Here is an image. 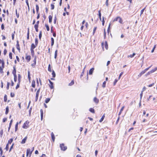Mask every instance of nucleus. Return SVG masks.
I'll list each match as a JSON object with an SVG mask.
<instances>
[{
  "label": "nucleus",
  "mask_w": 157,
  "mask_h": 157,
  "mask_svg": "<svg viewBox=\"0 0 157 157\" xmlns=\"http://www.w3.org/2000/svg\"><path fill=\"white\" fill-rule=\"evenodd\" d=\"M118 20H119V22L121 24H122L123 21L122 20V18L120 17H118L116 18H115L113 20V21L114 22L115 21H118Z\"/></svg>",
  "instance_id": "1"
},
{
  "label": "nucleus",
  "mask_w": 157,
  "mask_h": 157,
  "mask_svg": "<svg viewBox=\"0 0 157 157\" xmlns=\"http://www.w3.org/2000/svg\"><path fill=\"white\" fill-rule=\"evenodd\" d=\"M152 65L148 67V68H147L146 69H145L144 70L142 71V72H141L140 73V74L138 75V76L139 77H140L141 76L144 74V73H145V72L147 71L151 67Z\"/></svg>",
  "instance_id": "2"
},
{
  "label": "nucleus",
  "mask_w": 157,
  "mask_h": 157,
  "mask_svg": "<svg viewBox=\"0 0 157 157\" xmlns=\"http://www.w3.org/2000/svg\"><path fill=\"white\" fill-rule=\"evenodd\" d=\"M60 147L61 150L63 151H65L67 148V146H65L64 144H60Z\"/></svg>",
  "instance_id": "3"
},
{
  "label": "nucleus",
  "mask_w": 157,
  "mask_h": 157,
  "mask_svg": "<svg viewBox=\"0 0 157 157\" xmlns=\"http://www.w3.org/2000/svg\"><path fill=\"white\" fill-rule=\"evenodd\" d=\"M32 152V151H31L30 149L28 148L27 149L26 151V156L27 157L29 155V157H30L31 156V154Z\"/></svg>",
  "instance_id": "4"
},
{
  "label": "nucleus",
  "mask_w": 157,
  "mask_h": 157,
  "mask_svg": "<svg viewBox=\"0 0 157 157\" xmlns=\"http://www.w3.org/2000/svg\"><path fill=\"white\" fill-rule=\"evenodd\" d=\"M29 122L28 121H26L23 124L22 127L25 129L28 128V124Z\"/></svg>",
  "instance_id": "5"
},
{
  "label": "nucleus",
  "mask_w": 157,
  "mask_h": 157,
  "mask_svg": "<svg viewBox=\"0 0 157 157\" xmlns=\"http://www.w3.org/2000/svg\"><path fill=\"white\" fill-rule=\"evenodd\" d=\"M49 82V83L50 84V85H49V86L50 87V88L51 89H53L54 88V86H53V83L51 81H50V79H48Z\"/></svg>",
  "instance_id": "6"
},
{
  "label": "nucleus",
  "mask_w": 157,
  "mask_h": 157,
  "mask_svg": "<svg viewBox=\"0 0 157 157\" xmlns=\"http://www.w3.org/2000/svg\"><path fill=\"white\" fill-rule=\"evenodd\" d=\"M13 69L12 71V73L13 74V75H16V69L15 66H13Z\"/></svg>",
  "instance_id": "7"
},
{
  "label": "nucleus",
  "mask_w": 157,
  "mask_h": 157,
  "mask_svg": "<svg viewBox=\"0 0 157 157\" xmlns=\"http://www.w3.org/2000/svg\"><path fill=\"white\" fill-rule=\"evenodd\" d=\"M27 139V136H26L24 139H23L21 141V143L22 144H24L25 143Z\"/></svg>",
  "instance_id": "8"
},
{
  "label": "nucleus",
  "mask_w": 157,
  "mask_h": 157,
  "mask_svg": "<svg viewBox=\"0 0 157 157\" xmlns=\"http://www.w3.org/2000/svg\"><path fill=\"white\" fill-rule=\"evenodd\" d=\"M37 46H36V45H34L33 43L32 44L30 50H33Z\"/></svg>",
  "instance_id": "9"
},
{
  "label": "nucleus",
  "mask_w": 157,
  "mask_h": 157,
  "mask_svg": "<svg viewBox=\"0 0 157 157\" xmlns=\"http://www.w3.org/2000/svg\"><path fill=\"white\" fill-rule=\"evenodd\" d=\"M94 68H92L91 69H90L89 71V75H92L93 73V72L94 70Z\"/></svg>",
  "instance_id": "10"
},
{
  "label": "nucleus",
  "mask_w": 157,
  "mask_h": 157,
  "mask_svg": "<svg viewBox=\"0 0 157 157\" xmlns=\"http://www.w3.org/2000/svg\"><path fill=\"white\" fill-rule=\"evenodd\" d=\"M31 56H27L25 58L26 60H27V62H29L31 59Z\"/></svg>",
  "instance_id": "11"
},
{
  "label": "nucleus",
  "mask_w": 157,
  "mask_h": 157,
  "mask_svg": "<svg viewBox=\"0 0 157 157\" xmlns=\"http://www.w3.org/2000/svg\"><path fill=\"white\" fill-rule=\"evenodd\" d=\"M0 63H2V68L4 67V64L5 63L3 60H2L1 59H0Z\"/></svg>",
  "instance_id": "12"
},
{
  "label": "nucleus",
  "mask_w": 157,
  "mask_h": 157,
  "mask_svg": "<svg viewBox=\"0 0 157 157\" xmlns=\"http://www.w3.org/2000/svg\"><path fill=\"white\" fill-rule=\"evenodd\" d=\"M51 137H52V140H53V142H54L55 141V137L54 135L53 132H52L51 133Z\"/></svg>",
  "instance_id": "13"
},
{
  "label": "nucleus",
  "mask_w": 157,
  "mask_h": 157,
  "mask_svg": "<svg viewBox=\"0 0 157 157\" xmlns=\"http://www.w3.org/2000/svg\"><path fill=\"white\" fill-rule=\"evenodd\" d=\"M94 101L96 104L99 102V100L96 97H94Z\"/></svg>",
  "instance_id": "14"
},
{
  "label": "nucleus",
  "mask_w": 157,
  "mask_h": 157,
  "mask_svg": "<svg viewBox=\"0 0 157 157\" xmlns=\"http://www.w3.org/2000/svg\"><path fill=\"white\" fill-rule=\"evenodd\" d=\"M16 46H17V49L18 51H19L20 52V47H19V44L18 41V40L17 41Z\"/></svg>",
  "instance_id": "15"
},
{
  "label": "nucleus",
  "mask_w": 157,
  "mask_h": 157,
  "mask_svg": "<svg viewBox=\"0 0 157 157\" xmlns=\"http://www.w3.org/2000/svg\"><path fill=\"white\" fill-rule=\"evenodd\" d=\"M40 115H41V120H42L43 118V110L42 109H41L40 110Z\"/></svg>",
  "instance_id": "16"
},
{
  "label": "nucleus",
  "mask_w": 157,
  "mask_h": 157,
  "mask_svg": "<svg viewBox=\"0 0 157 157\" xmlns=\"http://www.w3.org/2000/svg\"><path fill=\"white\" fill-rule=\"evenodd\" d=\"M52 17L51 15H49V17H48V18H49V22L50 23H51L52 22Z\"/></svg>",
  "instance_id": "17"
},
{
  "label": "nucleus",
  "mask_w": 157,
  "mask_h": 157,
  "mask_svg": "<svg viewBox=\"0 0 157 157\" xmlns=\"http://www.w3.org/2000/svg\"><path fill=\"white\" fill-rule=\"evenodd\" d=\"M21 75L20 74H19L18 75V83H20V82H21Z\"/></svg>",
  "instance_id": "18"
},
{
  "label": "nucleus",
  "mask_w": 157,
  "mask_h": 157,
  "mask_svg": "<svg viewBox=\"0 0 157 157\" xmlns=\"http://www.w3.org/2000/svg\"><path fill=\"white\" fill-rule=\"evenodd\" d=\"M51 46H52L54 44V39H53V38L52 37L51 38Z\"/></svg>",
  "instance_id": "19"
},
{
  "label": "nucleus",
  "mask_w": 157,
  "mask_h": 157,
  "mask_svg": "<svg viewBox=\"0 0 157 157\" xmlns=\"http://www.w3.org/2000/svg\"><path fill=\"white\" fill-rule=\"evenodd\" d=\"M124 106H123V107L121 108V110H120V111L119 112V114H118V115H119V116H120V115L121 114V113H122V111H123V109H124Z\"/></svg>",
  "instance_id": "20"
},
{
  "label": "nucleus",
  "mask_w": 157,
  "mask_h": 157,
  "mask_svg": "<svg viewBox=\"0 0 157 157\" xmlns=\"http://www.w3.org/2000/svg\"><path fill=\"white\" fill-rule=\"evenodd\" d=\"M40 88H39L38 89V90H37L36 93V96H37V97L39 96V93H40Z\"/></svg>",
  "instance_id": "21"
},
{
  "label": "nucleus",
  "mask_w": 157,
  "mask_h": 157,
  "mask_svg": "<svg viewBox=\"0 0 157 157\" xmlns=\"http://www.w3.org/2000/svg\"><path fill=\"white\" fill-rule=\"evenodd\" d=\"M18 124V122H17L15 125V132H16L17 130Z\"/></svg>",
  "instance_id": "22"
},
{
  "label": "nucleus",
  "mask_w": 157,
  "mask_h": 157,
  "mask_svg": "<svg viewBox=\"0 0 157 157\" xmlns=\"http://www.w3.org/2000/svg\"><path fill=\"white\" fill-rule=\"evenodd\" d=\"M89 111H90V112H91L92 113H95L94 110V109L93 108H90L89 109Z\"/></svg>",
  "instance_id": "23"
},
{
  "label": "nucleus",
  "mask_w": 157,
  "mask_h": 157,
  "mask_svg": "<svg viewBox=\"0 0 157 157\" xmlns=\"http://www.w3.org/2000/svg\"><path fill=\"white\" fill-rule=\"evenodd\" d=\"M157 70V67H155V68L152 69V70H151L150 71V72L152 73L154 72L155 71Z\"/></svg>",
  "instance_id": "24"
},
{
  "label": "nucleus",
  "mask_w": 157,
  "mask_h": 157,
  "mask_svg": "<svg viewBox=\"0 0 157 157\" xmlns=\"http://www.w3.org/2000/svg\"><path fill=\"white\" fill-rule=\"evenodd\" d=\"M48 70L50 72H52V69H51V65H50V64L48 65Z\"/></svg>",
  "instance_id": "25"
},
{
  "label": "nucleus",
  "mask_w": 157,
  "mask_h": 157,
  "mask_svg": "<svg viewBox=\"0 0 157 157\" xmlns=\"http://www.w3.org/2000/svg\"><path fill=\"white\" fill-rule=\"evenodd\" d=\"M36 13H39V7L37 5H36Z\"/></svg>",
  "instance_id": "26"
},
{
  "label": "nucleus",
  "mask_w": 157,
  "mask_h": 157,
  "mask_svg": "<svg viewBox=\"0 0 157 157\" xmlns=\"http://www.w3.org/2000/svg\"><path fill=\"white\" fill-rule=\"evenodd\" d=\"M35 81L34 80L32 81V87L34 88L35 87Z\"/></svg>",
  "instance_id": "27"
},
{
  "label": "nucleus",
  "mask_w": 157,
  "mask_h": 157,
  "mask_svg": "<svg viewBox=\"0 0 157 157\" xmlns=\"http://www.w3.org/2000/svg\"><path fill=\"white\" fill-rule=\"evenodd\" d=\"M50 100V98H47L45 100V102L46 103H48Z\"/></svg>",
  "instance_id": "28"
},
{
  "label": "nucleus",
  "mask_w": 157,
  "mask_h": 157,
  "mask_svg": "<svg viewBox=\"0 0 157 157\" xmlns=\"http://www.w3.org/2000/svg\"><path fill=\"white\" fill-rule=\"evenodd\" d=\"M13 139L12 138H11L8 141V143L7 144H11V143L12 142V141H13Z\"/></svg>",
  "instance_id": "29"
},
{
  "label": "nucleus",
  "mask_w": 157,
  "mask_h": 157,
  "mask_svg": "<svg viewBox=\"0 0 157 157\" xmlns=\"http://www.w3.org/2000/svg\"><path fill=\"white\" fill-rule=\"evenodd\" d=\"M6 112H5V114H7L9 112V107L8 106H7L6 109Z\"/></svg>",
  "instance_id": "30"
},
{
  "label": "nucleus",
  "mask_w": 157,
  "mask_h": 157,
  "mask_svg": "<svg viewBox=\"0 0 157 157\" xmlns=\"http://www.w3.org/2000/svg\"><path fill=\"white\" fill-rule=\"evenodd\" d=\"M52 77L53 78L55 77H56V74H55V71L53 70H52Z\"/></svg>",
  "instance_id": "31"
},
{
  "label": "nucleus",
  "mask_w": 157,
  "mask_h": 157,
  "mask_svg": "<svg viewBox=\"0 0 157 157\" xmlns=\"http://www.w3.org/2000/svg\"><path fill=\"white\" fill-rule=\"evenodd\" d=\"M57 50H56L55 52V55H54V58L55 59H56L57 56Z\"/></svg>",
  "instance_id": "32"
},
{
  "label": "nucleus",
  "mask_w": 157,
  "mask_h": 157,
  "mask_svg": "<svg viewBox=\"0 0 157 157\" xmlns=\"http://www.w3.org/2000/svg\"><path fill=\"white\" fill-rule=\"evenodd\" d=\"M105 117V115H103L102 117H101V119L100 120H99V122H101L104 120V118Z\"/></svg>",
  "instance_id": "33"
},
{
  "label": "nucleus",
  "mask_w": 157,
  "mask_h": 157,
  "mask_svg": "<svg viewBox=\"0 0 157 157\" xmlns=\"http://www.w3.org/2000/svg\"><path fill=\"white\" fill-rule=\"evenodd\" d=\"M85 68V67H84V69L83 70V71H82V73L81 74V75H80V76L81 78L83 76V75L84 74Z\"/></svg>",
  "instance_id": "34"
},
{
  "label": "nucleus",
  "mask_w": 157,
  "mask_h": 157,
  "mask_svg": "<svg viewBox=\"0 0 157 157\" xmlns=\"http://www.w3.org/2000/svg\"><path fill=\"white\" fill-rule=\"evenodd\" d=\"M32 56L33 57L34 55V52L33 50H30Z\"/></svg>",
  "instance_id": "35"
},
{
  "label": "nucleus",
  "mask_w": 157,
  "mask_h": 157,
  "mask_svg": "<svg viewBox=\"0 0 157 157\" xmlns=\"http://www.w3.org/2000/svg\"><path fill=\"white\" fill-rule=\"evenodd\" d=\"M42 31H40V33H39V38L40 40H41V37H42Z\"/></svg>",
  "instance_id": "36"
},
{
  "label": "nucleus",
  "mask_w": 157,
  "mask_h": 157,
  "mask_svg": "<svg viewBox=\"0 0 157 157\" xmlns=\"http://www.w3.org/2000/svg\"><path fill=\"white\" fill-rule=\"evenodd\" d=\"M7 100V97L6 95L5 94L4 96V101L5 102H6Z\"/></svg>",
  "instance_id": "37"
},
{
  "label": "nucleus",
  "mask_w": 157,
  "mask_h": 157,
  "mask_svg": "<svg viewBox=\"0 0 157 157\" xmlns=\"http://www.w3.org/2000/svg\"><path fill=\"white\" fill-rule=\"evenodd\" d=\"M136 55V54L134 53H133L132 55H130L129 56H128V57H130L131 58H132L133 57Z\"/></svg>",
  "instance_id": "38"
},
{
  "label": "nucleus",
  "mask_w": 157,
  "mask_h": 157,
  "mask_svg": "<svg viewBox=\"0 0 157 157\" xmlns=\"http://www.w3.org/2000/svg\"><path fill=\"white\" fill-rule=\"evenodd\" d=\"M105 48L106 49H107L108 48V44H107V42L106 41L105 42Z\"/></svg>",
  "instance_id": "39"
},
{
  "label": "nucleus",
  "mask_w": 157,
  "mask_h": 157,
  "mask_svg": "<svg viewBox=\"0 0 157 157\" xmlns=\"http://www.w3.org/2000/svg\"><path fill=\"white\" fill-rule=\"evenodd\" d=\"M74 83V82L73 80H72L71 81V82L69 84V86H71L72 85H73Z\"/></svg>",
  "instance_id": "40"
},
{
  "label": "nucleus",
  "mask_w": 157,
  "mask_h": 157,
  "mask_svg": "<svg viewBox=\"0 0 157 157\" xmlns=\"http://www.w3.org/2000/svg\"><path fill=\"white\" fill-rule=\"evenodd\" d=\"M45 26L47 30L48 31H49V28L48 25L46 24L45 25Z\"/></svg>",
  "instance_id": "41"
},
{
  "label": "nucleus",
  "mask_w": 157,
  "mask_h": 157,
  "mask_svg": "<svg viewBox=\"0 0 157 157\" xmlns=\"http://www.w3.org/2000/svg\"><path fill=\"white\" fill-rule=\"evenodd\" d=\"M38 43V39L36 38L35 39V44L36 46H37Z\"/></svg>",
  "instance_id": "42"
},
{
  "label": "nucleus",
  "mask_w": 157,
  "mask_h": 157,
  "mask_svg": "<svg viewBox=\"0 0 157 157\" xmlns=\"http://www.w3.org/2000/svg\"><path fill=\"white\" fill-rule=\"evenodd\" d=\"M106 83V81H104L102 84V86L103 88H105V84Z\"/></svg>",
  "instance_id": "43"
},
{
  "label": "nucleus",
  "mask_w": 157,
  "mask_h": 157,
  "mask_svg": "<svg viewBox=\"0 0 157 157\" xmlns=\"http://www.w3.org/2000/svg\"><path fill=\"white\" fill-rule=\"evenodd\" d=\"M2 150L1 147H0V155L1 156H2Z\"/></svg>",
  "instance_id": "44"
},
{
  "label": "nucleus",
  "mask_w": 157,
  "mask_h": 157,
  "mask_svg": "<svg viewBox=\"0 0 157 157\" xmlns=\"http://www.w3.org/2000/svg\"><path fill=\"white\" fill-rule=\"evenodd\" d=\"M14 80L15 82H16L17 80V75H14Z\"/></svg>",
  "instance_id": "45"
},
{
  "label": "nucleus",
  "mask_w": 157,
  "mask_h": 157,
  "mask_svg": "<svg viewBox=\"0 0 157 157\" xmlns=\"http://www.w3.org/2000/svg\"><path fill=\"white\" fill-rule=\"evenodd\" d=\"M36 56H35L34 57V59L33 60V63H36Z\"/></svg>",
  "instance_id": "46"
},
{
  "label": "nucleus",
  "mask_w": 157,
  "mask_h": 157,
  "mask_svg": "<svg viewBox=\"0 0 157 157\" xmlns=\"http://www.w3.org/2000/svg\"><path fill=\"white\" fill-rule=\"evenodd\" d=\"M102 25L103 26L104 25V23H105V21H104V17H102Z\"/></svg>",
  "instance_id": "47"
},
{
  "label": "nucleus",
  "mask_w": 157,
  "mask_h": 157,
  "mask_svg": "<svg viewBox=\"0 0 157 157\" xmlns=\"http://www.w3.org/2000/svg\"><path fill=\"white\" fill-rule=\"evenodd\" d=\"M4 68H2V67L0 66V72L1 73H2L3 72V69Z\"/></svg>",
  "instance_id": "48"
},
{
  "label": "nucleus",
  "mask_w": 157,
  "mask_h": 157,
  "mask_svg": "<svg viewBox=\"0 0 157 157\" xmlns=\"http://www.w3.org/2000/svg\"><path fill=\"white\" fill-rule=\"evenodd\" d=\"M15 33V31H14L12 35V39L13 40L14 38V34Z\"/></svg>",
  "instance_id": "49"
},
{
  "label": "nucleus",
  "mask_w": 157,
  "mask_h": 157,
  "mask_svg": "<svg viewBox=\"0 0 157 157\" xmlns=\"http://www.w3.org/2000/svg\"><path fill=\"white\" fill-rule=\"evenodd\" d=\"M9 56L10 58L11 59H12V53L11 52H10L9 53Z\"/></svg>",
  "instance_id": "50"
},
{
  "label": "nucleus",
  "mask_w": 157,
  "mask_h": 157,
  "mask_svg": "<svg viewBox=\"0 0 157 157\" xmlns=\"http://www.w3.org/2000/svg\"><path fill=\"white\" fill-rule=\"evenodd\" d=\"M117 81H118V79H116L113 82V85L114 86L115 85L116 83H117Z\"/></svg>",
  "instance_id": "51"
},
{
  "label": "nucleus",
  "mask_w": 157,
  "mask_h": 157,
  "mask_svg": "<svg viewBox=\"0 0 157 157\" xmlns=\"http://www.w3.org/2000/svg\"><path fill=\"white\" fill-rule=\"evenodd\" d=\"M156 45H154L153 48L152 49V50L151 51V53H153L154 52V50L155 49V48H156Z\"/></svg>",
  "instance_id": "52"
},
{
  "label": "nucleus",
  "mask_w": 157,
  "mask_h": 157,
  "mask_svg": "<svg viewBox=\"0 0 157 157\" xmlns=\"http://www.w3.org/2000/svg\"><path fill=\"white\" fill-rule=\"evenodd\" d=\"M110 24H109V27H108V29H107V31L108 32V33H109V30H110Z\"/></svg>",
  "instance_id": "53"
},
{
  "label": "nucleus",
  "mask_w": 157,
  "mask_h": 157,
  "mask_svg": "<svg viewBox=\"0 0 157 157\" xmlns=\"http://www.w3.org/2000/svg\"><path fill=\"white\" fill-rule=\"evenodd\" d=\"M5 149L6 150V151H7L9 149V144H7L6 146V147Z\"/></svg>",
  "instance_id": "54"
},
{
  "label": "nucleus",
  "mask_w": 157,
  "mask_h": 157,
  "mask_svg": "<svg viewBox=\"0 0 157 157\" xmlns=\"http://www.w3.org/2000/svg\"><path fill=\"white\" fill-rule=\"evenodd\" d=\"M28 78L29 80H30V79L31 78V77L30 76V72L29 71H28Z\"/></svg>",
  "instance_id": "55"
},
{
  "label": "nucleus",
  "mask_w": 157,
  "mask_h": 157,
  "mask_svg": "<svg viewBox=\"0 0 157 157\" xmlns=\"http://www.w3.org/2000/svg\"><path fill=\"white\" fill-rule=\"evenodd\" d=\"M146 7H145L143 9L140 11V15H141L143 13V12L145 9Z\"/></svg>",
  "instance_id": "56"
},
{
  "label": "nucleus",
  "mask_w": 157,
  "mask_h": 157,
  "mask_svg": "<svg viewBox=\"0 0 157 157\" xmlns=\"http://www.w3.org/2000/svg\"><path fill=\"white\" fill-rule=\"evenodd\" d=\"M25 2L27 4V6L28 7L29 9V3H28V0H25Z\"/></svg>",
  "instance_id": "57"
},
{
  "label": "nucleus",
  "mask_w": 157,
  "mask_h": 157,
  "mask_svg": "<svg viewBox=\"0 0 157 157\" xmlns=\"http://www.w3.org/2000/svg\"><path fill=\"white\" fill-rule=\"evenodd\" d=\"M51 9L52 10H53L55 7L54 5L53 4H51Z\"/></svg>",
  "instance_id": "58"
},
{
  "label": "nucleus",
  "mask_w": 157,
  "mask_h": 157,
  "mask_svg": "<svg viewBox=\"0 0 157 157\" xmlns=\"http://www.w3.org/2000/svg\"><path fill=\"white\" fill-rule=\"evenodd\" d=\"M20 83H18L16 87V89H17L19 87Z\"/></svg>",
  "instance_id": "59"
},
{
  "label": "nucleus",
  "mask_w": 157,
  "mask_h": 157,
  "mask_svg": "<svg viewBox=\"0 0 157 157\" xmlns=\"http://www.w3.org/2000/svg\"><path fill=\"white\" fill-rule=\"evenodd\" d=\"M3 133V130L2 129V130H1L0 132V135L1 137H2V136Z\"/></svg>",
  "instance_id": "60"
},
{
  "label": "nucleus",
  "mask_w": 157,
  "mask_h": 157,
  "mask_svg": "<svg viewBox=\"0 0 157 157\" xmlns=\"http://www.w3.org/2000/svg\"><path fill=\"white\" fill-rule=\"evenodd\" d=\"M9 85H10V83L9 82H8L7 83V86H6V88L7 90H8L9 89Z\"/></svg>",
  "instance_id": "61"
},
{
  "label": "nucleus",
  "mask_w": 157,
  "mask_h": 157,
  "mask_svg": "<svg viewBox=\"0 0 157 157\" xmlns=\"http://www.w3.org/2000/svg\"><path fill=\"white\" fill-rule=\"evenodd\" d=\"M7 51L6 49H5L4 51L3 54L4 55H5L7 53Z\"/></svg>",
  "instance_id": "62"
},
{
  "label": "nucleus",
  "mask_w": 157,
  "mask_h": 157,
  "mask_svg": "<svg viewBox=\"0 0 157 157\" xmlns=\"http://www.w3.org/2000/svg\"><path fill=\"white\" fill-rule=\"evenodd\" d=\"M14 94L12 93H10V96L11 97H13L14 96Z\"/></svg>",
  "instance_id": "63"
},
{
  "label": "nucleus",
  "mask_w": 157,
  "mask_h": 157,
  "mask_svg": "<svg viewBox=\"0 0 157 157\" xmlns=\"http://www.w3.org/2000/svg\"><path fill=\"white\" fill-rule=\"evenodd\" d=\"M36 63H33L31 64V66L33 67H34L36 65Z\"/></svg>",
  "instance_id": "64"
}]
</instances>
